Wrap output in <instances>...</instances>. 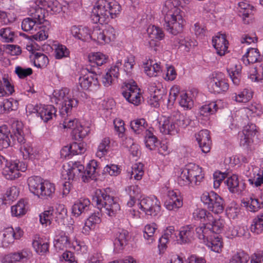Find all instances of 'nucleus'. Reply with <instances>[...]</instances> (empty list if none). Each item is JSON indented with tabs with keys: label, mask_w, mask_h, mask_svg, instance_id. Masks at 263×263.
Here are the masks:
<instances>
[{
	"label": "nucleus",
	"mask_w": 263,
	"mask_h": 263,
	"mask_svg": "<svg viewBox=\"0 0 263 263\" xmlns=\"http://www.w3.org/2000/svg\"><path fill=\"white\" fill-rule=\"evenodd\" d=\"M177 42L179 44V48L189 52L191 49L196 46V42L189 36H180L177 39Z\"/></svg>",
	"instance_id": "37"
},
{
	"label": "nucleus",
	"mask_w": 263,
	"mask_h": 263,
	"mask_svg": "<svg viewBox=\"0 0 263 263\" xmlns=\"http://www.w3.org/2000/svg\"><path fill=\"white\" fill-rule=\"evenodd\" d=\"M161 206L160 202L157 198H154L153 204L149 206V209L145 215L151 217H156L160 213Z\"/></svg>",
	"instance_id": "58"
},
{
	"label": "nucleus",
	"mask_w": 263,
	"mask_h": 263,
	"mask_svg": "<svg viewBox=\"0 0 263 263\" xmlns=\"http://www.w3.org/2000/svg\"><path fill=\"white\" fill-rule=\"evenodd\" d=\"M13 135L10 133L6 125L0 127V150L14 144L16 140L21 144H24L25 139L23 132V123L18 121L12 124Z\"/></svg>",
	"instance_id": "5"
},
{
	"label": "nucleus",
	"mask_w": 263,
	"mask_h": 263,
	"mask_svg": "<svg viewBox=\"0 0 263 263\" xmlns=\"http://www.w3.org/2000/svg\"><path fill=\"white\" fill-rule=\"evenodd\" d=\"M250 229L252 232L257 234L263 232V213L258 214L253 219Z\"/></svg>",
	"instance_id": "42"
},
{
	"label": "nucleus",
	"mask_w": 263,
	"mask_h": 263,
	"mask_svg": "<svg viewBox=\"0 0 263 263\" xmlns=\"http://www.w3.org/2000/svg\"><path fill=\"white\" fill-rule=\"evenodd\" d=\"M162 13L164 16V27L169 33L175 35L182 31L184 21L180 10L171 0L165 2Z\"/></svg>",
	"instance_id": "3"
},
{
	"label": "nucleus",
	"mask_w": 263,
	"mask_h": 263,
	"mask_svg": "<svg viewBox=\"0 0 263 263\" xmlns=\"http://www.w3.org/2000/svg\"><path fill=\"white\" fill-rule=\"evenodd\" d=\"M217 109V105L216 102H212L201 106L200 108V113L203 116H207L214 114Z\"/></svg>",
	"instance_id": "54"
},
{
	"label": "nucleus",
	"mask_w": 263,
	"mask_h": 263,
	"mask_svg": "<svg viewBox=\"0 0 263 263\" xmlns=\"http://www.w3.org/2000/svg\"><path fill=\"white\" fill-rule=\"evenodd\" d=\"M27 169V165L18 160L10 161L5 163L2 174L8 180H14L21 175V172H24Z\"/></svg>",
	"instance_id": "10"
},
{
	"label": "nucleus",
	"mask_w": 263,
	"mask_h": 263,
	"mask_svg": "<svg viewBox=\"0 0 263 263\" xmlns=\"http://www.w3.org/2000/svg\"><path fill=\"white\" fill-rule=\"evenodd\" d=\"M110 141L109 138L105 137L103 138L98 145L96 153L97 156L101 158L106 155L110 148Z\"/></svg>",
	"instance_id": "45"
},
{
	"label": "nucleus",
	"mask_w": 263,
	"mask_h": 263,
	"mask_svg": "<svg viewBox=\"0 0 263 263\" xmlns=\"http://www.w3.org/2000/svg\"><path fill=\"white\" fill-rule=\"evenodd\" d=\"M129 195L130 200L127 202V204L128 206H133L137 199L140 197L141 190L138 185L129 186L126 190Z\"/></svg>",
	"instance_id": "35"
},
{
	"label": "nucleus",
	"mask_w": 263,
	"mask_h": 263,
	"mask_svg": "<svg viewBox=\"0 0 263 263\" xmlns=\"http://www.w3.org/2000/svg\"><path fill=\"white\" fill-rule=\"evenodd\" d=\"M177 119L173 115L169 117H163L159 121V126L161 133L165 135H174L178 133L176 124Z\"/></svg>",
	"instance_id": "13"
},
{
	"label": "nucleus",
	"mask_w": 263,
	"mask_h": 263,
	"mask_svg": "<svg viewBox=\"0 0 263 263\" xmlns=\"http://www.w3.org/2000/svg\"><path fill=\"white\" fill-rule=\"evenodd\" d=\"M90 205V202L88 199L81 198L73 205L72 212L75 216L78 217L88 211Z\"/></svg>",
	"instance_id": "24"
},
{
	"label": "nucleus",
	"mask_w": 263,
	"mask_h": 263,
	"mask_svg": "<svg viewBox=\"0 0 263 263\" xmlns=\"http://www.w3.org/2000/svg\"><path fill=\"white\" fill-rule=\"evenodd\" d=\"M229 87V84L221 73L213 75V77L210 79L208 84L209 91L214 93L226 92L228 90Z\"/></svg>",
	"instance_id": "12"
},
{
	"label": "nucleus",
	"mask_w": 263,
	"mask_h": 263,
	"mask_svg": "<svg viewBox=\"0 0 263 263\" xmlns=\"http://www.w3.org/2000/svg\"><path fill=\"white\" fill-rule=\"evenodd\" d=\"M238 5L239 15L242 17L244 23H246V18L252 13L254 7L246 2H241Z\"/></svg>",
	"instance_id": "41"
},
{
	"label": "nucleus",
	"mask_w": 263,
	"mask_h": 263,
	"mask_svg": "<svg viewBox=\"0 0 263 263\" xmlns=\"http://www.w3.org/2000/svg\"><path fill=\"white\" fill-rule=\"evenodd\" d=\"M97 71L95 69H92L91 68L90 69L87 68L86 70L82 71L83 76L79 78V83L83 89H90L93 90L99 88V84L98 80L97 75L96 74Z\"/></svg>",
	"instance_id": "9"
},
{
	"label": "nucleus",
	"mask_w": 263,
	"mask_h": 263,
	"mask_svg": "<svg viewBox=\"0 0 263 263\" xmlns=\"http://www.w3.org/2000/svg\"><path fill=\"white\" fill-rule=\"evenodd\" d=\"M173 116L177 119L176 124H177L178 128L179 126L185 128L190 125L191 122V120L188 117H184L182 115H180L179 112L174 113Z\"/></svg>",
	"instance_id": "62"
},
{
	"label": "nucleus",
	"mask_w": 263,
	"mask_h": 263,
	"mask_svg": "<svg viewBox=\"0 0 263 263\" xmlns=\"http://www.w3.org/2000/svg\"><path fill=\"white\" fill-rule=\"evenodd\" d=\"M242 60L245 63V60H246L248 64H253L261 61L262 58L258 49L250 48L243 56Z\"/></svg>",
	"instance_id": "32"
},
{
	"label": "nucleus",
	"mask_w": 263,
	"mask_h": 263,
	"mask_svg": "<svg viewBox=\"0 0 263 263\" xmlns=\"http://www.w3.org/2000/svg\"><path fill=\"white\" fill-rule=\"evenodd\" d=\"M152 60H148L144 63V68L145 73L149 77H156L161 71V67L157 63H153Z\"/></svg>",
	"instance_id": "30"
},
{
	"label": "nucleus",
	"mask_w": 263,
	"mask_h": 263,
	"mask_svg": "<svg viewBox=\"0 0 263 263\" xmlns=\"http://www.w3.org/2000/svg\"><path fill=\"white\" fill-rule=\"evenodd\" d=\"M129 238L128 232L126 230L119 229L115 237L114 241L115 249L118 252L122 250L127 244Z\"/></svg>",
	"instance_id": "22"
},
{
	"label": "nucleus",
	"mask_w": 263,
	"mask_h": 263,
	"mask_svg": "<svg viewBox=\"0 0 263 263\" xmlns=\"http://www.w3.org/2000/svg\"><path fill=\"white\" fill-rule=\"evenodd\" d=\"M33 56V63L35 66L38 68H43L46 67L48 64V58L44 54L36 52Z\"/></svg>",
	"instance_id": "51"
},
{
	"label": "nucleus",
	"mask_w": 263,
	"mask_h": 263,
	"mask_svg": "<svg viewBox=\"0 0 263 263\" xmlns=\"http://www.w3.org/2000/svg\"><path fill=\"white\" fill-rule=\"evenodd\" d=\"M46 10L51 14H57L62 11V6L58 1L50 0L48 3Z\"/></svg>",
	"instance_id": "56"
},
{
	"label": "nucleus",
	"mask_w": 263,
	"mask_h": 263,
	"mask_svg": "<svg viewBox=\"0 0 263 263\" xmlns=\"http://www.w3.org/2000/svg\"><path fill=\"white\" fill-rule=\"evenodd\" d=\"M121 6L117 2L98 0L91 11V19L93 23H107L110 18H114L121 12Z\"/></svg>",
	"instance_id": "4"
},
{
	"label": "nucleus",
	"mask_w": 263,
	"mask_h": 263,
	"mask_svg": "<svg viewBox=\"0 0 263 263\" xmlns=\"http://www.w3.org/2000/svg\"><path fill=\"white\" fill-rule=\"evenodd\" d=\"M69 168L63 172L62 176L65 179L69 181L74 180L81 177L84 182H88L90 180L94 179L96 174L98 173L99 167L97 161L92 160L87 164L85 170L83 165L80 162H70Z\"/></svg>",
	"instance_id": "2"
},
{
	"label": "nucleus",
	"mask_w": 263,
	"mask_h": 263,
	"mask_svg": "<svg viewBox=\"0 0 263 263\" xmlns=\"http://www.w3.org/2000/svg\"><path fill=\"white\" fill-rule=\"evenodd\" d=\"M196 140L199 146L203 153H208L210 151L211 140L210 132L207 129L200 130L195 135Z\"/></svg>",
	"instance_id": "17"
},
{
	"label": "nucleus",
	"mask_w": 263,
	"mask_h": 263,
	"mask_svg": "<svg viewBox=\"0 0 263 263\" xmlns=\"http://www.w3.org/2000/svg\"><path fill=\"white\" fill-rule=\"evenodd\" d=\"M179 238L177 239L178 243L185 244L190 243L194 238V226L188 224L182 227L178 233Z\"/></svg>",
	"instance_id": "20"
},
{
	"label": "nucleus",
	"mask_w": 263,
	"mask_h": 263,
	"mask_svg": "<svg viewBox=\"0 0 263 263\" xmlns=\"http://www.w3.org/2000/svg\"><path fill=\"white\" fill-rule=\"evenodd\" d=\"M119 64L121 65V63L118 62L116 65L111 66L106 74L103 77L102 82L105 86L108 87L111 85L113 81V78H117L118 77L119 75Z\"/></svg>",
	"instance_id": "28"
},
{
	"label": "nucleus",
	"mask_w": 263,
	"mask_h": 263,
	"mask_svg": "<svg viewBox=\"0 0 263 263\" xmlns=\"http://www.w3.org/2000/svg\"><path fill=\"white\" fill-rule=\"evenodd\" d=\"M92 40L100 44L109 43L116 39V31L114 28L108 26L104 29L96 27L92 31Z\"/></svg>",
	"instance_id": "11"
},
{
	"label": "nucleus",
	"mask_w": 263,
	"mask_h": 263,
	"mask_svg": "<svg viewBox=\"0 0 263 263\" xmlns=\"http://www.w3.org/2000/svg\"><path fill=\"white\" fill-rule=\"evenodd\" d=\"M92 202L101 212L105 213L109 216H115L120 209L119 203L114 200L113 197L107 194V190H97Z\"/></svg>",
	"instance_id": "6"
},
{
	"label": "nucleus",
	"mask_w": 263,
	"mask_h": 263,
	"mask_svg": "<svg viewBox=\"0 0 263 263\" xmlns=\"http://www.w3.org/2000/svg\"><path fill=\"white\" fill-rule=\"evenodd\" d=\"M89 132L88 127H83L79 122L72 131V138L76 140H80L86 137Z\"/></svg>",
	"instance_id": "38"
},
{
	"label": "nucleus",
	"mask_w": 263,
	"mask_h": 263,
	"mask_svg": "<svg viewBox=\"0 0 263 263\" xmlns=\"http://www.w3.org/2000/svg\"><path fill=\"white\" fill-rule=\"evenodd\" d=\"M148 124L143 118L136 119L131 121L130 127L137 134H140L145 130H146Z\"/></svg>",
	"instance_id": "43"
},
{
	"label": "nucleus",
	"mask_w": 263,
	"mask_h": 263,
	"mask_svg": "<svg viewBox=\"0 0 263 263\" xmlns=\"http://www.w3.org/2000/svg\"><path fill=\"white\" fill-rule=\"evenodd\" d=\"M32 245L37 253L41 254H44L49 251V244L48 242L42 243L40 240H34Z\"/></svg>",
	"instance_id": "60"
},
{
	"label": "nucleus",
	"mask_w": 263,
	"mask_h": 263,
	"mask_svg": "<svg viewBox=\"0 0 263 263\" xmlns=\"http://www.w3.org/2000/svg\"><path fill=\"white\" fill-rule=\"evenodd\" d=\"M225 184L228 187L230 192L238 195L240 194L245 190L246 184L243 181H239L238 176L236 175H233L228 177L224 181Z\"/></svg>",
	"instance_id": "19"
},
{
	"label": "nucleus",
	"mask_w": 263,
	"mask_h": 263,
	"mask_svg": "<svg viewBox=\"0 0 263 263\" xmlns=\"http://www.w3.org/2000/svg\"><path fill=\"white\" fill-rule=\"evenodd\" d=\"M183 205L182 199L177 192L169 191L164 202L165 207L170 211L176 210Z\"/></svg>",
	"instance_id": "16"
},
{
	"label": "nucleus",
	"mask_w": 263,
	"mask_h": 263,
	"mask_svg": "<svg viewBox=\"0 0 263 263\" xmlns=\"http://www.w3.org/2000/svg\"><path fill=\"white\" fill-rule=\"evenodd\" d=\"M193 217L195 220L206 223H208L209 221L213 220L212 214L205 209H197L195 210L193 213Z\"/></svg>",
	"instance_id": "36"
},
{
	"label": "nucleus",
	"mask_w": 263,
	"mask_h": 263,
	"mask_svg": "<svg viewBox=\"0 0 263 263\" xmlns=\"http://www.w3.org/2000/svg\"><path fill=\"white\" fill-rule=\"evenodd\" d=\"M31 252L26 249L16 252L11 253L3 256L1 261L2 263H15L24 262L28 260L31 256Z\"/></svg>",
	"instance_id": "14"
},
{
	"label": "nucleus",
	"mask_w": 263,
	"mask_h": 263,
	"mask_svg": "<svg viewBox=\"0 0 263 263\" xmlns=\"http://www.w3.org/2000/svg\"><path fill=\"white\" fill-rule=\"evenodd\" d=\"M186 168L191 179H193V185H198L204 179V174L202 169L199 165L193 163L187 165Z\"/></svg>",
	"instance_id": "21"
},
{
	"label": "nucleus",
	"mask_w": 263,
	"mask_h": 263,
	"mask_svg": "<svg viewBox=\"0 0 263 263\" xmlns=\"http://www.w3.org/2000/svg\"><path fill=\"white\" fill-rule=\"evenodd\" d=\"M180 98L179 103L181 107L185 109L192 108L194 104L193 101L186 93L183 92L180 94Z\"/></svg>",
	"instance_id": "59"
},
{
	"label": "nucleus",
	"mask_w": 263,
	"mask_h": 263,
	"mask_svg": "<svg viewBox=\"0 0 263 263\" xmlns=\"http://www.w3.org/2000/svg\"><path fill=\"white\" fill-rule=\"evenodd\" d=\"M178 183L180 186H193V179H191L186 167L181 170L178 177Z\"/></svg>",
	"instance_id": "46"
},
{
	"label": "nucleus",
	"mask_w": 263,
	"mask_h": 263,
	"mask_svg": "<svg viewBox=\"0 0 263 263\" xmlns=\"http://www.w3.org/2000/svg\"><path fill=\"white\" fill-rule=\"evenodd\" d=\"M178 231L173 226H170L164 230L163 235L159 239V244L158 247L160 250H163L166 248V243L170 241H175L178 239Z\"/></svg>",
	"instance_id": "18"
},
{
	"label": "nucleus",
	"mask_w": 263,
	"mask_h": 263,
	"mask_svg": "<svg viewBox=\"0 0 263 263\" xmlns=\"http://www.w3.org/2000/svg\"><path fill=\"white\" fill-rule=\"evenodd\" d=\"M54 246L57 250H64L71 247V243L69 238L66 235V233L61 231L54 239Z\"/></svg>",
	"instance_id": "25"
},
{
	"label": "nucleus",
	"mask_w": 263,
	"mask_h": 263,
	"mask_svg": "<svg viewBox=\"0 0 263 263\" xmlns=\"http://www.w3.org/2000/svg\"><path fill=\"white\" fill-rule=\"evenodd\" d=\"M248 254L243 253H237L232 256L229 263H248L249 260Z\"/></svg>",
	"instance_id": "64"
},
{
	"label": "nucleus",
	"mask_w": 263,
	"mask_h": 263,
	"mask_svg": "<svg viewBox=\"0 0 263 263\" xmlns=\"http://www.w3.org/2000/svg\"><path fill=\"white\" fill-rule=\"evenodd\" d=\"M44 180L39 176H31L28 179V184L30 191L37 196L42 187Z\"/></svg>",
	"instance_id": "27"
},
{
	"label": "nucleus",
	"mask_w": 263,
	"mask_h": 263,
	"mask_svg": "<svg viewBox=\"0 0 263 263\" xmlns=\"http://www.w3.org/2000/svg\"><path fill=\"white\" fill-rule=\"evenodd\" d=\"M69 92V90L67 88L55 90L52 99L55 103L61 105L60 116L62 118L63 128L73 130L79 122L77 119L70 118L69 116L72 108L77 106L78 101L71 98Z\"/></svg>",
	"instance_id": "1"
},
{
	"label": "nucleus",
	"mask_w": 263,
	"mask_h": 263,
	"mask_svg": "<svg viewBox=\"0 0 263 263\" xmlns=\"http://www.w3.org/2000/svg\"><path fill=\"white\" fill-rule=\"evenodd\" d=\"M147 32L149 38L152 39H156L159 41L164 36L162 30L155 25L149 26L147 29Z\"/></svg>",
	"instance_id": "53"
},
{
	"label": "nucleus",
	"mask_w": 263,
	"mask_h": 263,
	"mask_svg": "<svg viewBox=\"0 0 263 263\" xmlns=\"http://www.w3.org/2000/svg\"><path fill=\"white\" fill-rule=\"evenodd\" d=\"M195 231L198 238L202 240L203 243L213 234L208 223H206V225L203 224L196 228Z\"/></svg>",
	"instance_id": "34"
},
{
	"label": "nucleus",
	"mask_w": 263,
	"mask_h": 263,
	"mask_svg": "<svg viewBox=\"0 0 263 263\" xmlns=\"http://www.w3.org/2000/svg\"><path fill=\"white\" fill-rule=\"evenodd\" d=\"M250 78L254 81L263 80V66L259 65L254 67L252 70Z\"/></svg>",
	"instance_id": "63"
},
{
	"label": "nucleus",
	"mask_w": 263,
	"mask_h": 263,
	"mask_svg": "<svg viewBox=\"0 0 263 263\" xmlns=\"http://www.w3.org/2000/svg\"><path fill=\"white\" fill-rule=\"evenodd\" d=\"M204 243L212 251L217 253L221 250L222 247L221 238L217 234H213Z\"/></svg>",
	"instance_id": "31"
},
{
	"label": "nucleus",
	"mask_w": 263,
	"mask_h": 263,
	"mask_svg": "<svg viewBox=\"0 0 263 263\" xmlns=\"http://www.w3.org/2000/svg\"><path fill=\"white\" fill-rule=\"evenodd\" d=\"M122 94L128 102L136 105H139L142 101L140 89L138 88L135 82H125L122 87Z\"/></svg>",
	"instance_id": "8"
},
{
	"label": "nucleus",
	"mask_w": 263,
	"mask_h": 263,
	"mask_svg": "<svg viewBox=\"0 0 263 263\" xmlns=\"http://www.w3.org/2000/svg\"><path fill=\"white\" fill-rule=\"evenodd\" d=\"M54 210L53 207L50 206L48 209L42 213L40 215V221L41 224H46L49 225L51 223V220L53 218V214Z\"/></svg>",
	"instance_id": "52"
},
{
	"label": "nucleus",
	"mask_w": 263,
	"mask_h": 263,
	"mask_svg": "<svg viewBox=\"0 0 263 263\" xmlns=\"http://www.w3.org/2000/svg\"><path fill=\"white\" fill-rule=\"evenodd\" d=\"M89 61L92 70H96V66H100L106 63L108 57L101 52L93 53L88 57Z\"/></svg>",
	"instance_id": "29"
},
{
	"label": "nucleus",
	"mask_w": 263,
	"mask_h": 263,
	"mask_svg": "<svg viewBox=\"0 0 263 263\" xmlns=\"http://www.w3.org/2000/svg\"><path fill=\"white\" fill-rule=\"evenodd\" d=\"M20 148L24 159H35L37 158L39 153L29 144L24 143Z\"/></svg>",
	"instance_id": "47"
},
{
	"label": "nucleus",
	"mask_w": 263,
	"mask_h": 263,
	"mask_svg": "<svg viewBox=\"0 0 263 263\" xmlns=\"http://www.w3.org/2000/svg\"><path fill=\"white\" fill-rule=\"evenodd\" d=\"M15 36V32L9 27L3 28L0 29V36L5 42H12Z\"/></svg>",
	"instance_id": "55"
},
{
	"label": "nucleus",
	"mask_w": 263,
	"mask_h": 263,
	"mask_svg": "<svg viewBox=\"0 0 263 263\" xmlns=\"http://www.w3.org/2000/svg\"><path fill=\"white\" fill-rule=\"evenodd\" d=\"M158 143L157 137L150 130H146L145 136V144L149 150L154 149Z\"/></svg>",
	"instance_id": "49"
},
{
	"label": "nucleus",
	"mask_w": 263,
	"mask_h": 263,
	"mask_svg": "<svg viewBox=\"0 0 263 263\" xmlns=\"http://www.w3.org/2000/svg\"><path fill=\"white\" fill-rule=\"evenodd\" d=\"M214 47L217 53L220 56L223 55L228 48V41L226 40V35L219 34L212 40Z\"/></svg>",
	"instance_id": "23"
},
{
	"label": "nucleus",
	"mask_w": 263,
	"mask_h": 263,
	"mask_svg": "<svg viewBox=\"0 0 263 263\" xmlns=\"http://www.w3.org/2000/svg\"><path fill=\"white\" fill-rule=\"evenodd\" d=\"M55 192L54 184L48 180H44L42 187L37 195L41 198L52 197Z\"/></svg>",
	"instance_id": "33"
},
{
	"label": "nucleus",
	"mask_w": 263,
	"mask_h": 263,
	"mask_svg": "<svg viewBox=\"0 0 263 263\" xmlns=\"http://www.w3.org/2000/svg\"><path fill=\"white\" fill-rule=\"evenodd\" d=\"M45 10L42 7H37L31 10L33 11L31 12L32 18L36 21L37 23L42 24L45 21Z\"/></svg>",
	"instance_id": "61"
},
{
	"label": "nucleus",
	"mask_w": 263,
	"mask_h": 263,
	"mask_svg": "<svg viewBox=\"0 0 263 263\" xmlns=\"http://www.w3.org/2000/svg\"><path fill=\"white\" fill-rule=\"evenodd\" d=\"M1 239V246L4 248L7 247L9 245L13 243L15 239L14 236V229L12 227H8L0 232Z\"/></svg>",
	"instance_id": "26"
},
{
	"label": "nucleus",
	"mask_w": 263,
	"mask_h": 263,
	"mask_svg": "<svg viewBox=\"0 0 263 263\" xmlns=\"http://www.w3.org/2000/svg\"><path fill=\"white\" fill-rule=\"evenodd\" d=\"M143 169V165L142 163L135 164L132 167L131 178H134L137 180H141L144 174Z\"/></svg>",
	"instance_id": "57"
},
{
	"label": "nucleus",
	"mask_w": 263,
	"mask_h": 263,
	"mask_svg": "<svg viewBox=\"0 0 263 263\" xmlns=\"http://www.w3.org/2000/svg\"><path fill=\"white\" fill-rule=\"evenodd\" d=\"M12 216L20 217L24 215L27 211L26 205L24 200H20L17 203L11 206Z\"/></svg>",
	"instance_id": "40"
},
{
	"label": "nucleus",
	"mask_w": 263,
	"mask_h": 263,
	"mask_svg": "<svg viewBox=\"0 0 263 263\" xmlns=\"http://www.w3.org/2000/svg\"><path fill=\"white\" fill-rule=\"evenodd\" d=\"M157 229V225L155 223L148 224L145 226L143 236L145 239L147 240L148 243L150 244L154 240V234Z\"/></svg>",
	"instance_id": "48"
},
{
	"label": "nucleus",
	"mask_w": 263,
	"mask_h": 263,
	"mask_svg": "<svg viewBox=\"0 0 263 263\" xmlns=\"http://www.w3.org/2000/svg\"><path fill=\"white\" fill-rule=\"evenodd\" d=\"M244 204L251 212H256L261 207V204H263V195L259 199L254 196H251L249 199L244 202Z\"/></svg>",
	"instance_id": "39"
},
{
	"label": "nucleus",
	"mask_w": 263,
	"mask_h": 263,
	"mask_svg": "<svg viewBox=\"0 0 263 263\" xmlns=\"http://www.w3.org/2000/svg\"><path fill=\"white\" fill-rule=\"evenodd\" d=\"M208 223L210 227L211 226V229L213 231V234L217 235L222 231L225 224L224 219L222 218L214 219L213 218V220L209 221Z\"/></svg>",
	"instance_id": "50"
},
{
	"label": "nucleus",
	"mask_w": 263,
	"mask_h": 263,
	"mask_svg": "<svg viewBox=\"0 0 263 263\" xmlns=\"http://www.w3.org/2000/svg\"><path fill=\"white\" fill-rule=\"evenodd\" d=\"M33 112H36L41 119L44 122H47L52 119L53 117L57 116V110L52 105H36L33 108Z\"/></svg>",
	"instance_id": "15"
},
{
	"label": "nucleus",
	"mask_w": 263,
	"mask_h": 263,
	"mask_svg": "<svg viewBox=\"0 0 263 263\" xmlns=\"http://www.w3.org/2000/svg\"><path fill=\"white\" fill-rule=\"evenodd\" d=\"M201 200L206 208L215 214L221 213L224 207L223 199L213 191L204 193Z\"/></svg>",
	"instance_id": "7"
},
{
	"label": "nucleus",
	"mask_w": 263,
	"mask_h": 263,
	"mask_svg": "<svg viewBox=\"0 0 263 263\" xmlns=\"http://www.w3.org/2000/svg\"><path fill=\"white\" fill-rule=\"evenodd\" d=\"M241 66L235 65L234 67L227 68V72L231 78L233 83L235 85H238L240 81Z\"/></svg>",
	"instance_id": "44"
}]
</instances>
